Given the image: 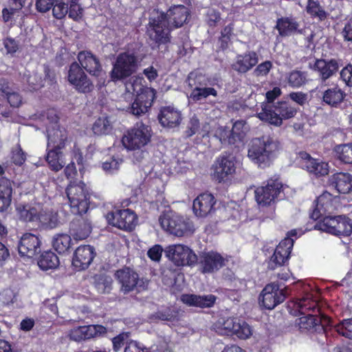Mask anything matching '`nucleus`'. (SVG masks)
Segmentation results:
<instances>
[{"mask_svg":"<svg viewBox=\"0 0 352 352\" xmlns=\"http://www.w3.org/2000/svg\"><path fill=\"white\" fill-rule=\"evenodd\" d=\"M188 14V8L183 5L174 6L166 13L153 10L147 28L150 39L157 44L168 43L170 30L182 26Z\"/></svg>","mask_w":352,"mask_h":352,"instance_id":"obj_1","label":"nucleus"},{"mask_svg":"<svg viewBox=\"0 0 352 352\" xmlns=\"http://www.w3.org/2000/svg\"><path fill=\"white\" fill-rule=\"evenodd\" d=\"M280 149V142L274 137L263 135L253 138L248 145V157L258 167L270 166Z\"/></svg>","mask_w":352,"mask_h":352,"instance_id":"obj_2","label":"nucleus"},{"mask_svg":"<svg viewBox=\"0 0 352 352\" xmlns=\"http://www.w3.org/2000/svg\"><path fill=\"white\" fill-rule=\"evenodd\" d=\"M297 109L289 101H279L273 105H265L258 113V118L276 126H280L283 120L294 118Z\"/></svg>","mask_w":352,"mask_h":352,"instance_id":"obj_3","label":"nucleus"},{"mask_svg":"<svg viewBox=\"0 0 352 352\" xmlns=\"http://www.w3.org/2000/svg\"><path fill=\"white\" fill-rule=\"evenodd\" d=\"M214 329L221 335L235 336L241 340L248 339L252 335L251 327L238 318H221L215 324Z\"/></svg>","mask_w":352,"mask_h":352,"instance_id":"obj_4","label":"nucleus"},{"mask_svg":"<svg viewBox=\"0 0 352 352\" xmlns=\"http://www.w3.org/2000/svg\"><path fill=\"white\" fill-rule=\"evenodd\" d=\"M46 117L49 122L47 124V147L50 149L62 150L67 140V131L58 124V117L55 110L49 109L46 112Z\"/></svg>","mask_w":352,"mask_h":352,"instance_id":"obj_5","label":"nucleus"},{"mask_svg":"<svg viewBox=\"0 0 352 352\" xmlns=\"http://www.w3.org/2000/svg\"><path fill=\"white\" fill-rule=\"evenodd\" d=\"M66 194L73 214L86 213L89 208V194L83 182L71 183L66 189Z\"/></svg>","mask_w":352,"mask_h":352,"instance_id":"obj_6","label":"nucleus"},{"mask_svg":"<svg viewBox=\"0 0 352 352\" xmlns=\"http://www.w3.org/2000/svg\"><path fill=\"white\" fill-rule=\"evenodd\" d=\"M159 221L164 230L176 236H187L194 232L191 221L172 212L163 214Z\"/></svg>","mask_w":352,"mask_h":352,"instance_id":"obj_7","label":"nucleus"},{"mask_svg":"<svg viewBox=\"0 0 352 352\" xmlns=\"http://www.w3.org/2000/svg\"><path fill=\"white\" fill-rule=\"evenodd\" d=\"M137 69V57L133 54L123 52L118 54L113 64L110 76L114 82L121 81L133 74Z\"/></svg>","mask_w":352,"mask_h":352,"instance_id":"obj_8","label":"nucleus"},{"mask_svg":"<svg viewBox=\"0 0 352 352\" xmlns=\"http://www.w3.org/2000/svg\"><path fill=\"white\" fill-rule=\"evenodd\" d=\"M133 91L136 93V97L130 107V112L137 116L145 114L151 108L155 98V90L151 87H142L140 85H131Z\"/></svg>","mask_w":352,"mask_h":352,"instance_id":"obj_9","label":"nucleus"},{"mask_svg":"<svg viewBox=\"0 0 352 352\" xmlns=\"http://www.w3.org/2000/svg\"><path fill=\"white\" fill-rule=\"evenodd\" d=\"M329 322V318L325 316L318 317L311 314L304 315L296 320V325L302 332L319 334L321 338L317 339L322 344L326 341L325 326Z\"/></svg>","mask_w":352,"mask_h":352,"instance_id":"obj_10","label":"nucleus"},{"mask_svg":"<svg viewBox=\"0 0 352 352\" xmlns=\"http://www.w3.org/2000/svg\"><path fill=\"white\" fill-rule=\"evenodd\" d=\"M151 138L150 129L142 122H138L135 126L128 131L122 139L123 146L129 150L141 148L145 146Z\"/></svg>","mask_w":352,"mask_h":352,"instance_id":"obj_11","label":"nucleus"},{"mask_svg":"<svg viewBox=\"0 0 352 352\" xmlns=\"http://www.w3.org/2000/svg\"><path fill=\"white\" fill-rule=\"evenodd\" d=\"M166 256L177 266L192 265L197 262V256L188 246L176 244L168 246Z\"/></svg>","mask_w":352,"mask_h":352,"instance_id":"obj_12","label":"nucleus"},{"mask_svg":"<svg viewBox=\"0 0 352 352\" xmlns=\"http://www.w3.org/2000/svg\"><path fill=\"white\" fill-rule=\"evenodd\" d=\"M288 295L287 289H280L278 284L273 283L267 285L260 295L262 305L267 309H272L282 303Z\"/></svg>","mask_w":352,"mask_h":352,"instance_id":"obj_13","label":"nucleus"},{"mask_svg":"<svg viewBox=\"0 0 352 352\" xmlns=\"http://www.w3.org/2000/svg\"><path fill=\"white\" fill-rule=\"evenodd\" d=\"M68 80L80 93H89L94 89V85L80 65L74 62L71 64L68 72Z\"/></svg>","mask_w":352,"mask_h":352,"instance_id":"obj_14","label":"nucleus"},{"mask_svg":"<svg viewBox=\"0 0 352 352\" xmlns=\"http://www.w3.org/2000/svg\"><path fill=\"white\" fill-rule=\"evenodd\" d=\"M282 184L278 180L270 179L264 186L258 187L255 190V198L261 206H270L280 193Z\"/></svg>","mask_w":352,"mask_h":352,"instance_id":"obj_15","label":"nucleus"},{"mask_svg":"<svg viewBox=\"0 0 352 352\" xmlns=\"http://www.w3.org/2000/svg\"><path fill=\"white\" fill-rule=\"evenodd\" d=\"M115 278L120 285V290L124 294L137 290L141 287L139 284L138 274L129 267L118 270L115 273Z\"/></svg>","mask_w":352,"mask_h":352,"instance_id":"obj_16","label":"nucleus"},{"mask_svg":"<svg viewBox=\"0 0 352 352\" xmlns=\"http://www.w3.org/2000/svg\"><path fill=\"white\" fill-rule=\"evenodd\" d=\"M137 219L135 214L129 209L116 210L107 215L109 223L124 230H132Z\"/></svg>","mask_w":352,"mask_h":352,"instance_id":"obj_17","label":"nucleus"},{"mask_svg":"<svg viewBox=\"0 0 352 352\" xmlns=\"http://www.w3.org/2000/svg\"><path fill=\"white\" fill-rule=\"evenodd\" d=\"M293 245L294 240L289 236L280 241L270 258L268 268L273 270L283 265L289 258Z\"/></svg>","mask_w":352,"mask_h":352,"instance_id":"obj_18","label":"nucleus"},{"mask_svg":"<svg viewBox=\"0 0 352 352\" xmlns=\"http://www.w3.org/2000/svg\"><path fill=\"white\" fill-rule=\"evenodd\" d=\"M41 241L38 236L31 233L24 234L19 243L18 250L22 257L32 258L41 252Z\"/></svg>","mask_w":352,"mask_h":352,"instance_id":"obj_19","label":"nucleus"},{"mask_svg":"<svg viewBox=\"0 0 352 352\" xmlns=\"http://www.w3.org/2000/svg\"><path fill=\"white\" fill-rule=\"evenodd\" d=\"M299 157L300 158V166L310 173L316 176H324L328 174L329 168L327 163L312 158L306 152H300Z\"/></svg>","mask_w":352,"mask_h":352,"instance_id":"obj_20","label":"nucleus"},{"mask_svg":"<svg viewBox=\"0 0 352 352\" xmlns=\"http://www.w3.org/2000/svg\"><path fill=\"white\" fill-rule=\"evenodd\" d=\"M199 264L202 273H212L225 265V260L219 253L209 252L201 256Z\"/></svg>","mask_w":352,"mask_h":352,"instance_id":"obj_21","label":"nucleus"},{"mask_svg":"<svg viewBox=\"0 0 352 352\" xmlns=\"http://www.w3.org/2000/svg\"><path fill=\"white\" fill-rule=\"evenodd\" d=\"M94 256L93 247L90 245L79 246L74 252L72 264L78 270H85L92 262Z\"/></svg>","mask_w":352,"mask_h":352,"instance_id":"obj_22","label":"nucleus"},{"mask_svg":"<svg viewBox=\"0 0 352 352\" xmlns=\"http://www.w3.org/2000/svg\"><path fill=\"white\" fill-rule=\"evenodd\" d=\"M78 64L91 75L98 76L102 72V66L99 59L91 52L82 51L78 54Z\"/></svg>","mask_w":352,"mask_h":352,"instance_id":"obj_23","label":"nucleus"},{"mask_svg":"<svg viewBox=\"0 0 352 352\" xmlns=\"http://www.w3.org/2000/svg\"><path fill=\"white\" fill-rule=\"evenodd\" d=\"M216 201L212 195L204 193L199 195L193 201L192 209L196 216L206 217L214 210Z\"/></svg>","mask_w":352,"mask_h":352,"instance_id":"obj_24","label":"nucleus"},{"mask_svg":"<svg viewBox=\"0 0 352 352\" xmlns=\"http://www.w3.org/2000/svg\"><path fill=\"white\" fill-rule=\"evenodd\" d=\"M91 232V223L82 214H78L70 224V232L74 240L78 241L87 239Z\"/></svg>","mask_w":352,"mask_h":352,"instance_id":"obj_25","label":"nucleus"},{"mask_svg":"<svg viewBox=\"0 0 352 352\" xmlns=\"http://www.w3.org/2000/svg\"><path fill=\"white\" fill-rule=\"evenodd\" d=\"M338 69V63L335 59H317L314 64V69L318 73L319 78L322 82H324L336 74Z\"/></svg>","mask_w":352,"mask_h":352,"instance_id":"obj_26","label":"nucleus"},{"mask_svg":"<svg viewBox=\"0 0 352 352\" xmlns=\"http://www.w3.org/2000/svg\"><path fill=\"white\" fill-rule=\"evenodd\" d=\"M159 121L164 127L178 126L182 120L181 112L171 107H163L158 116Z\"/></svg>","mask_w":352,"mask_h":352,"instance_id":"obj_27","label":"nucleus"},{"mask_svg":"<svg viewBox=\"0 0 352 352\" xmlns=\"http://www.w3.org/2000/svg\"><path fill=\"white\" fill-rule=\"evenodd\" d=\"M234 173L235 165L233 157L223 156L217 160L214 175L219 182Z\"/></svg>","mask_w":352,"mask_h":352,"instance_id":"obj_28","label":"nucleus"},{"mask_svg":"<svg viewBox=\"0 0 352 352\" xmlns=\"http://www.w3.org/2000/svg\"><path fill=\"white\" fill-rule=\"evenodd\" d=\"M258 61V55L254 52H248L242 55H238L236 61L232 65V68L239 73H246L255 66Z\"/></svg>","mask_w":352,"mask_h":352,"instance_id":"obj_29","label":"nucleus"},{"mask_svg":"<svg viewBox=\"0 0 352 352\" xmlns=\"http://www.w3.org/2000/svg\"><path fill=\"white\" fill-rule=\"evenodd\" d=\"M330 186L339 193H349L352 190V175L346 173H337L329 179Z\"/></svg>","mask_w":352,"mask_h":352,"instance_id":"obj_30","label":"nucleus"},{"mask_svg":"<svg viewBox=\"0 0 352 352\" xmlns=\"http://www.w3.org/2000/svg\"><path fill=\"white\" fill-rule=\"evenodd\" d=\"M217 297L212 294L209 295H195V294H183L181 296V300L186 305L200 308L211 307L214 304Z\"/></svg>","mask_w":352,"mask_h":352,"instance_id":"obj_31","label":"nucleus"},{"mask_svg":"<svg viewBox=\"0 0 352 352\" xmlns=\"http://www.w3.org/2000/svg\"><path fill=\"white\" fill-rule=\"evenodd\" d=\"M333 210L332 196L329 192H324L317 199V204L311 218L318 219L326 213H330Z\"/></svg>","mask_w":352,"mask_h":352,"instance_id":"obj_32","label":"nucleus"},{"mask_svg":"<svg viewBox=\"0 0 352 352\" xmlns=\"http://www.w3.org/2000/svg\"><path fill=\"white\" fill-rule=\"evenodd\" d=\"M345 96L344 91L336 86L322 92V100L331 107H337L344 100Z\"/></svg>","mask_w":352,"mask_h":352,"instance_id":"obj_33","label":"nucleus"},{"mask_svg":"<svg viewBox=\"0 0 352 352\" xmlns=\"http://www.w3.org/2000/svg\"><path fill=\"white\" fill-rule=\"evenodd\" d=\"M45 160L51 170L58 172L65 166L63 151L60 149H50L47 147Z\"/></svg>","mask_w":352,"mask_h":352,"instance_id":"obj_34","label":"nucleus"},{"mask_svg":"<svg viewBox=\"0 0 352 352\" xmlns=\"http://www.w3.org/2000/svg\"><path fill=\"white\" fill-rule=\"evenodd\" d=\"M12 188L11 182L1 177L0 179V212L5 211L10 205Z\"/></svg>","mask_w":352,"mask_h":352,"instance_id":"obj_35","label":"nucleus"},{"mask_svg":"<svg viewBox=\"0 0 352 352\" xmlns=\"http://www.w3.org/2000/svg\"><path fill=\"white\" fill-rule=\"evenodd\" d=\"M72 245V239L67 234H57L53 237V248L60 254H69L71 252Z\"/></svg>","mask_w":352,"mask_h":352,"instance_id":"obj_36","label":"nucleus"},{"mask_svg":"<svg viewBox=\"0 0 352 352\" xmlns=\"http://www.w3.org/2000/svg\"><path fill=\"white\" fill-rule=\"evenodd\" d=\"M214 137L224 146L235 145L237 143L236 139L238 136L233 134L228 126H219L214 131Z\"/></svg>","mask_w":352,"mask_h":352,"instance_id":"obj_37","label":"nucleus"},{"mask_svg":"<svg viewBox=\"0 0 352 352\" xmlns=\"http://www.w3.org/2000/svg\"><path fill=\"white\" fill-rule=\"evenodd\" d=\"M298 23L292 18L284 17L277 20L276 29L282 36H287L298 30Z\"/></svg>","mask_w":352,"mask_h":352,"instance_id":"obj_38","label":"nucleus"},{"mask_svg":"<svg viewBox=\"0 0 352 352\" xmlns=\"http://www.w3.org/2000/svg\"><path fill=\"white\" fill-rule=\"evenodd\" d=\"M16 211L20 219L24 221L34 222L39 221L40 214L36 208L29 205L19 204L16 206Z\"/></svg>","mask_w":352,"mask_h":352,"instance_id":"obj_39","label":"nucleus"},{"mask_svg":"<svg viewBox=\"0 0 352 352\" xmlns=\"http://www.w3.org/2000/svg\"><path fill=\"white\" fill-rule=\"evenodd\" d=\"M58 265V257L51 251L43 253L38 261V265L44 271L55 269Z\"/></svg>","mask_w":352,"mask_h":352,"instance_id":"obj_40","label":"nucleus"},{"mask_svg":"<svg viewBox=\"0 0 352 352\" xmlns=\"http://www.w3.org/2000/svg\"><path fill=\"white\" fill-rule=\"evenodd\" d=\"M342 216L343 215L335 217L326 216L316 227L318 228V229L322 231L334 234Z\"/></svg>","mask_w":352,"mask_h":352,"instance_id":"obj_41","label":"nucleus"},{"mask_svg":"<svg viewBox=\"0 0 352 352\" xmlns=\"http://www.w3.org/2000/svg\"><path fill=\"white\" fill-rule=\"evenodd\" d=\"M112 278L105 274H97L94 276V285L99 293H109L111 289Z\"/></svg>","mask_w":352,"mask_h":352,"instance_id":"obj_42","label":"nucleus"},{"mask_svg":"<svg viewBox=\"0 0 352 352\" xmlns=\"http://www.w3.org/2000/svg\"><path fill=\"white\" fill-rule=\"evenodd\" d=\"M209 96H217V91L212 87H195L193 88L190 95V99L195 102L201 101L206 99Z\"/></svg>","mask_w":352,"mask_h":352,"instance_id":"obj_43","label":"nucleus"},{"mask_svg":"<svg viewBox=\"0 0 352 352\" xmlns=\"http://www.w3.org/2000/svg\"><path fill=\"white\" fill-rule=\"evenodd\" d=\"M334 151L337 157L343 163L352 164V144L337 145Z\"/></svg>","mask_w":352,"mask_h":352,"instance_id":"obj_44","label":"nucleus"},{"mask_svg":"<svg viewBox=\"0 0 352 352\" xmlns=\"http://www.w3.org/2000/svg\"><path fill=\"white\" fill-rule=\"evenodd\" d=\"M307 73L298 70L291 72L287 77L289 86L294 88H298L307 82Z\"/></svg>","mask_w":352,"mask_h":352,"instance_id":"obj_45","label":"nucleus"},{"mask_svg":"<svg viewBox=\"0 0 352 352\" xmlns=\"http://www.w3.org/2000/svg\"><path fill=\"white\" fill-rule=\"evenodd\" d=\"M307 12L312 16L318 18L320 21L327 18V13L320 6L317 0H308Z\"/></svg>","mask_w":352,"mask_h":352,"instance_id":"obj_46","label":"nucleus"},{"mask_svg":"<svg viewBox=\"0 0 352 352\" xmlns=\"http://www.w3.org/2000/svg\"><path fill=\"white\" fill-rule=\"evenodd\" d=\"M340 335L352 340V318L344 320L334 327Z\"/></svg>","mask_w":352,"mask_h":352,"instance_id":"obj_47","label":"nucleus"},{"mask_svg":"<svg viewBox=\"0 0 352 352\" xmlns=\"http://www.w3.org/2000/svg\"><path fill=\"white\" fill-rule=\"evenodd\" d=\"M38 221L50 228H56L59 223L57 213L52 212L40 214Z\"/></svg>","mask_w":352,"mask_h":352,"instance_id":"obj_48","label":"nucleus"},{"mask_svg":"<svg viewBox=\"0 0 352 352\" xmlns=\"http://www.w3.org/2000/svg\"><path fill=\"white\" fill-rule=\"evenodd\" d=\"M352 232V223L346 216H342L334 235L349 236Z\"/></svg>","mask_w":352,"mask_h":352,"instance_id":"obj_49","label":"nucleus"},{"mask_svg":"<svg viewBox=\"0 0 352 352\" xmlns=\"http://www.w3.org/2000/svg\"><path fill=\"white\" fill-rule=\"evenodd\" d=\"M110 129V122L107 118H98L92 127L94 133L98 135L108 133Z\"/></svg>","mask_w":352,"mask_h":352,"instance_id":"obj_50","label":"nucleus"},{"mask_svg":"<svg viewBox=\"0 0 352 352\" xmlns=\"http://www.w3.org/2000/svg\"><path fill=\"white\" fill-rule=\"evenodd\" d=\"M85 326L74 328L69 331V336L71 340L74 341H81L87 338Z\"/></svg>","mask_w":352,"mask_h":352,"instance_id":"obj_51","label":"nucleus"},{"mask_svg":"<svg viewBox=\"0 0 352 352\" xmlns=\"http://www.w3.org/2000/svg\"><path fill=\"white\" fill-rule=\"evenodd\" d=\"M87 338L90 339L96 336H102L107 332L104 327L99 324L85 326Z\"/></svg>","mask_w":352,"mask_h":352,"instance_id":"obj_52","label":"nucleus"},{"mask_svg":"<svg viewBox=\"0 0 352 352\" xmlns=\"http://www.w3.org/2000/svg\"><path fill=\"white\" fill-rule=\"evenodd\" d=\"M174 315L170 309H166L163 311H158L151 316L150 320L151 321H156L160 320L163 321H170L173 319Z\"/></svg>","mask_w":352,"mask_h":352,"instance_id":"obj_53","label":"nucleus"},{"mask_svg":"<svg viewBox=\"0 0 352 352\" xmlns=\"http://www.w3.org/2000/svg\"><path fill=\"white\" fill-rule=\"evenodd\" d=\"M122 162L121 159L111 157L102 163V168L107 172L113 173L118 169Z\"/></svg>","mask_w":352,"mask_h":352,"instance_id":"obj_54","label":"nucleus"},{"mask_svg":"<svg viewBox=\"0 0 352 352\" xmlns=\"http://www.w3.org/2000/svg\"><path fill=\"white\" fill-rule=\"evenodd\" d=\"M245 124V121L242 120H237L233 124L232 129H230L233 134H236L238 136V138L236 139L237 143L240 142L243 138L245 133L244 129Z\"/></svg>","mask_w":352,"mask_h":352,"instance_id":"obj_55","label":"nucleus"},{"mask_svg":"<svg viewBox=\"0 0 352 352\" xmlns=\"http://www.w3.org/2000/svg\"><path fill=\"white\" fill-rule=\"evenodd\" d=\"M272 67V64L270 61L266 60L261 64H259L254 70L253 74L256 76H265L270 72L271 68Z\"/></svg>","mask_w":352,"mask_h":352,"instance_id":"obj_56","label":"nucleus"},{"mask_svg":"<svg viewBox=\"0 0 352 352\" xmlns=\"http://www.w3.org/2000/svg\"><path fill=\"white\" fill-rule=\"evenodd\" d=\"M199 119L195 116H193L190 118L187 126V129L186 131V137L189 138L195 135L199 131Z\"/></svg>","mask_w":352,"mask_h":352,"instance_id":"obj_57","label":"nucleus"},{"mask_svg":"<svg viewBox=\"0 0 352 352\" xmlns=\"http://www.w3.org/2000/svg\"><path fill=\"white\" fill-rule=\"evenodd\" d=\"M53 6V14L56 19H62L68 12V6L65 3H56Z\"/></svg>","mask_w":352,"mask_h":352,"instance_id":"obj_58","label":"nucleus"},{"mask_svg":"<svg viewBox=\"0 0 352 352\" xmlns=\"http://www.w3.org/2000/svg\"><path fill=\"white\" fill-rule=\"evenodd\" d=\"M340 78L347 86H352V65L349 64L340 72Z\"/></svg>","mask_w":352,"mask_h":352,"instance_id":"obj_59","label":"nucleus"},{"mask_svg":"<svg viewBox=\"0 0 352 352\" xmlns=\"http://www.w3.org/2000/svg\"><path fill=\"white\" fill-rule=\"evenodd\" d=\"M163 249L160 245H155L148 250V256L154 261H159L161 259Z\"/></svg>","mask_w":352,"mask_h":352,"instance_id":"obj_60","label":"nucleus"},{"mask_svg":"<svg viewBox=\"0 0 352 352\" xmlns=\"http://www.w3.org/2000/svg\"><path fill=\"white\" fill-rule=\"evenodd\" d=\"M203 76L201 75H197L196 73L191 72L189 74L186 82L190 87H201L203 86L201 83V79Z\"/></svg>","mask_w":352,"mask_h":352,"instance_id":"obj_61","label":"nucleus"},{"mask_svg":"<svg viewBox=\"0 0 352 352\" xmlns=\"http://www.w3.org/2000/svg\"><path fill=\"white\" fill-rule=\"evenodd\" d=\"M25 157L21 148L17 147L12 152V161L16 165L21 166L25 162Z\"/></svg>","mask_w":352,"mask_h":352,"instance_id":"obj_62","label":"nucleus"},{"mask_svg":"<svg viewBox=\"0 0 352 352\" xmlns=\"http://www.w3.org/2000/svg\"><path fill=\"white\" fill-rule=\"evenodd\" d=\"M55 1L56 0H36V9L40 12H46L53 7Z\"/></svg>","mask_w":352,"mask_h":352,"instance_id":"obj_63","label":"nucleus"},{"mask_svg":"<svg viewBox=\"0 0 352 352\" xmlns=\"http://www.w3.org/2000/svg\"><path fill=\"white\" fill-rule=\"evenodd\" d=\"M129 338L128 333H122L115 337L113 342V347L115 351H118L121 347L125 344L126 340Z\"/></svg>","mask_w":352,"mask_h":352,"instance_id":"obj_64","label":"nucleus"}]
</instances>
